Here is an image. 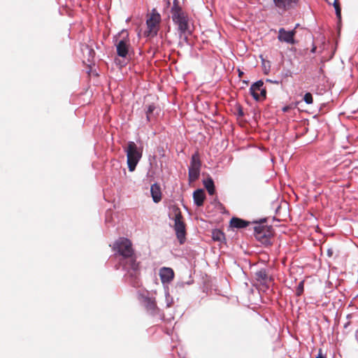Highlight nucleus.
<instances>
[{"label": "nucleus", "mask_w": 358, "mask_h": 358, "mask_svg": "<svg viewBox=\"0 0 358 358\" xmlns=\"http://www.w3.org/2000/svg\"><path fill=\"white\" fill-rule=\"evenodd\" d=\"M171 18L173 22L178 26V31L180 38L184 36V39L187 40V33H190L189 17L179 6L178 0H174L173 6L171 9Z\"/></svg>", "instance_id": "2"}, {"label": "nucleus", "mask_w": 358, "mask_h": 358, "mask_svg": "<svg viewBox=\"0 0 358 358\" xmlns=\"http://www.w3.org/2000/svg\"><path fill=\"white\" fill-rule=\"evenodd\" d=\"M266 83H274V84H277L278 85L280 83V81L279 80H273L271 79H266Z\"/></svg>", "instance_id": "27"}, {"label": "nucleus", "mask_w": 358, "mask_h": 358, "mask_svg": "<svg viewBox=\"0 0 358 358\" xmlns=\"http://www.w3.org/2000/svg\"><path fill=\"white\" fill-rule=\"evenodd\" d=\"M238 115H239V116H243V115H244L243 110L241 108H239V110H238Z\"/></svg>", "instance_id": "30"}, {"label": "nucleus", "mask_w": 358, "mask_h": 358, "mask_svg": "<svg viewBox=\"0 0 358 358\" xmlns=\"http://www.w3.org/2000/svg\"><path fill=\"white\" fill-rule=\"evenodd\" d=\"M182 215L180 211H175L174 220V229L176 231V236L180 244H183L185 241L186 230L185 225L182 220Z\"/></svg>", "instance_id": "7"}, {"label": "nucleus", "mask_w": 358, "mask_h": 358, "mask_svg": "<svg viewBox=\"0 0 358 358\" xmlns=\"http://www.w3.org/2000/svg\"><path fill=\"white\" fill-rule=\"evenodd\" d=\"M303 289H304V281L302 280L297 285V287L296 289V294L297 296H301L303 292Z\"/></svg>", "instance_id": "24"}, {"label": "nucleus", "mask_w": 358, "mask_h": 358, "mask_svg": "<svg viewBox=\"0 0 358 358\" xmlns=\"http://www.w3.org/2000/svg\"><path fill=\"white\" fill-rule=\"evenodd\" d=\"M205 198V192L202 189H198L193 193L194 202L197 206H203Z\"/></svg>", "instance_id": "15"}, {"label": "nucleus", "mask_w": 358, "mask_h": 358, "mask_svg": "<svg viewBox=\"0 0 358 358\" xmlns=\"http://www.w3.org/2000/svg\"><path fill=\"white\" fill-rule=\"evenodd\" d=\"M261 222H266V219H262Z\"/></svg>", "instance_id": "34"}, {"label": "nucleus", "mask_w": 358, "mask_h": 358, "mask_svg": "<svg viewBox=\"0 0 358 358\" xmlns=\"http://www.w3.org/2000/svg\"><path fill=\"white\" fill-rule=\"evenodd\" d=\"M273 2L277 8L285 11L294 8L296 5L298 0H273Z\"/></svg>", "instance_id": "10"}, {"label": "nucleus", "mask_w": 358, "mask_h": 358, "mask_svg": "<svg viewBox=\"0 0 358 358\" xmlns=\"http://www.w3.org/2000/svg\"><path fill=\"white\" fill-rule=\"evenodd\" d=\"M138 299L149 314L152 315L158 314L159 308L157 306L155 298L150 296L148 292L139 293Z\"/></svg>", "instance_id": "4"}, {"label": "nucleus", "mask_w": 358, "mask_h": 358, "mask_svg": "<svg viewBox=\"0 0 358 358\" xmlns=\"http://www.w3.org/2000/svg\"><path fill=\"white\" fill-rule=\"evenodd\" d=\"M296 31L294 30L286 31L284 28L279 29V34L278 38L280 41L285 42L289 44H294V35Z\"/></svg>", "instance_id": "9"}, {"label": "nucleus", "mask_w": 358, "mask_h": 358, "mask_svg": "<svg viewBox=\"0 0 358 358\" xmlns=\"http://www.w3.org/2000/svg\"><path fill=\"white\" fill-rule=\"evenodd\" d=\"M224 238V234L220 231V230H216L215 231L213 232V238L215 240V241H221L222 239H223Z\"/></svg>", "instance_id": "23"}, {"label": "nucleus", "mask_w": 358, "mask_h": 358, "mask_svg": "<svg viewBox=\"0 0 358 358\" xmlns=\"http://www.w3.org/2000/svg\"><path fill=\"white\" fill-rule=\"evenodd\" d=\"M260 93L259 94V98L262 97L263 99H266V88L262 87V90H260Z\"/></svg>", "instance_id": "26"}, {"label": "nucleus", "mask_w": 358, "mask_h": 358, "mask_svg": "<svg viewBox=\"0 0 358 358\" xmlns=\"http://www.w3.org/2000/svg\"><path fill=\"white\" fill-rule=\"evenodd\" d=\"M201 162L198 152H194L190 160V166L188 169V176L189 181L196 180L200 175Z\"/></svg>", "instance_id": "5"}, {"label": "nucleus", "mask_w": 358, "mask_h": 358, "mask_svg": "<svg viewBox=\"0 0 358 358\" xmlns=\"http://www.w3.org/2000/svg\"><path fill=\"white\" fill-rule=\"evenodd\" d=\"M165 299L166 308H170L173 303V299L167 290H165Z\"/></svg>", "instance_id": "22"}, {"label": "nucleus", "mask_w": 358, "mask_h": 358, "mask_svg": "<svg viewBox=\"0 0 358 358\" xmlns=\"http://www.w3.org/2000/svg\"><path fill=\"white\" fill-rule=\"evenodd\" d=\"M150 193L152 200L155 203H158L162 199V192L160 186L157 183L152 185L150 188Z\"/></svg>", "instance_id": "14"}, {"label": "nucleus", "mask_w": 358, "mask_h": 358, "mask_svg": "<svg viewBox=\"0 0 358 358\" xmlns=\"http://www.w3.org/2000/svg\"><path fill=\"white\" fill-rule=\"evenodd\" d=\"M161 20L160 15L156 11L155 9L152 10L151 15L146 20L148 31L146 32L147 36L155 37L157 35L158 25Z\"/></svg>", "instance_id": "6"}, {"label": "nucleus", "mask_w": 358, "mask_h": 358, "mask_svg": "<svg viewBox=\"0 0 358 358\" xmlns=\"http://www.w3.org/2000/svg\"><path fill=\"white\" fill-rule=\"evenodd\" d=\"M327 252L329 256H331L332 255V252L330 249L328 250Z\"/></svg>", "instance_id": "32"}, {"label": "nucleus", "mask_w": 358, "mask_h": 358, "mask_svg": "<svg viewBox=\"0 0 358 358\" xmlns=\"http://www.w3.org/2000/svg\"><path fill=\"white\" fill-rule=\"evenodd\" d=\"M127 154V163L129 171L132 172L141 160L143 155V148H139L134 141H129L127 148H124Z\"/></svg>", "instance_id": "3"}, {"label": "nucleus", "mask_w": 358, "mask_h": 358, "mask_svg": "<svg viewBox=\"0 0 358 358\" xmlns=\"http://www.w3.org/2000/svg\"><path fill=\"white\" fill-rule=\"evenodd\" d=\"M263 85L264 82L262 80H259L254 83L250 88V93L255 101H259V95L258 92L262 90Z\"/></svg>", "instance_id": "13"}, {"label": "nucleus", "mask_w": 358, "mask_h": 358, "mask_svg": "<svg viewBox=\"0 0 358 358\" xmlns=\"http://www.w3.org/2000/svg\"><path fill=\"white\" fill-rule=\"evenodd\" d=\"M81 50H82L84 56H85V55H87V61L89 62H90L93 59V58L95 55L94 50L87 45H82Z\"/></svg>", "instance_id": "18"}, {"label": "nucleus", "mask_w": 358, "mask_h": 358, "mask_svg": "<svg viewBox=\"0 0 358 358\" xmlns=\"http://www.w3.org/2000/svg\"><path fill=\"white\" fill-rule=\"evenodd\" d=\"M316 358H325V355L322 354V350L320 349L319 352Z\"/></svg>", "instance_id": "28"}, {"label": "nucleus", "mask_w": 358, "mask_h": 358, "mask_svg": "<svg viewBox=\"0 0 358 358\" xmlns=\"http://www.w3.org/2000/svg\"><path fill=\"white\" fill-rule=\"evenodd\" d=\"M156 107L155 104H150L146 107L145 113H146V120L148 122L150 121V115L154 112Z\"/></svg>", "instance_id": "20"}, {"label": "nucleus", "mask_w": 358, "mask_h": 358, "mask_svg": "<svg viewBox=\"0 0 358 358\" xmlns=\"http://www.w3.org/2000/svg\"><path fill=\"white\" fill-rule=\"evenodd\" d=\"M113 249L115 255L120 256L119 263L126 271L124 280L133 287L140 285L139 264L132 248L131 242L127 238H120L113 243Z\"/></svg>", "instance_id": "1"}, {"label": "nucleus", "mask_w": 358, "mask_h": 358, "mask_svg": "<svg viewBox=\"0 0 358 358\" xmlns=\"http://www.w3.org/2000/svg\"><path fill=\"white\" fill-rule=\"evenodd\" d=\"M243 72H241V71H239V75H238V76H239V77H241V76L243 75Z\"/></svg>", "instance_id": "33"}, {"label": "nucleus", "mask_w": 358, "mask_h": 358, "mask_svg": "<svg viewBox=\"0 0 358 358\" xmlns=\"http://www.w3.org/2000/svg\"><path fill=\"white\" fill-rule=\"evenodd\" d=\"M315 51H316V47L313 46V48L311 49L310 52L314 53Z\"/></svg>", "instance_id": "31"}, {"label": "nucleus", "mask_w": 358, "mask_h": 358, "mask_svg": "<svg viewBox=\"0 0 358 358\" xmlns=\"http://www.w3.org/2000/svg\"><path fill=\"white\" fill-rule=\"evenodd\" d=\"M117 54L119 57L127 58L129 55L130 43L129 39L122 38L115 44Z\"/></svg>", "instance_id": "8"}, {"label": "nucleus", "mask_w": 358, "mask_h": 358, "mask_svg": "<svg viewBox=\"0 0 358 358\" xmlns=\"http://www.w3.org/2000/svg\"><path fill=\"white\" fill-rule=\"evenodd\" d=\"M203 184L210 195L215 193V187L213 178L208 176L203 180Z\"/></svg>", "instance_id": "16"}, {"label": "nucleus", "mask_w": 358, "mask_h": 358, "mask_svg": "<svg viewBox=\"0 0 358 358\" xmlns=\"http://www.w3.org/2000/svg\"><path fill=\"white\" fill-rule=\"evenodd\" d=\"M255 236L257 239L262 242L268 241L267 232L268 231L262 226H256L254 227Z\"/></svg>", "instance_id": "12"}, {"label": "nucleus", "mask_w": 358, "mask_h": 358, "mask_svg": "<svg viewBox=\"0 0 358 358\" xmlns=\"http://www.w3.org/2000/svg\"><path fill=\"white\" fill-rule=\"evenodd\" d=\"M159 276L162 283H168L173 280L174 272L171 268L163 267L159 270Z\"/></svg>", "instance_id": "11"}, {"label": "nucleus", "mask_w": 358, "mask_h": 358, "mask_svg": "<svg viewBox=\"0 0 358 358\" xmlns=\"http://www.w3.org/2000/svg\"><path fill=\"white\" fill-rule=\"evenodd\" d=\"M289 109H290V107H289V106H284V107L282 108V111H283V112L286 113V112H287Z\"/></svg>", "instance_id": "29"}, {"label": "nucleus", "mask_w": 358, "mask_h": 358, "mask_svg": "<svg viewBox=\"0 0 358 358\" xmlns=\"http://www.w3.org/2000/svg\"><path fill=\"white\" fill-rule=\"evenodd\" d=\"M303 99L307 104H311L313 102V95L310 92L306 93Z\"/></svg>", "instance_id": "25"}, {"label": "nucleus", "mask_w": 358, "mask_h": 358, "mask_svg": "<svg viewBox=\"0 0 358 358\" xmlns=\"http://www.w3.org/2000/svg\"><path fill=\"white\" fill-rule=\"evenodd\" d=\"M255 278L260 282H266L268 279V273L265 268H262L255 273Z\"/></svg>", "instance_id": "19"}, {"label": "nucleus", "mask_w": 358, "mask_h": 358, "mask_svg": "<svg viewBox=\"0 0 358 358\" xmlns=\"http://www.w3.org/2000/svg\"><path fill=\"white\" fill-rule=\"evenodd\" d=\"M333 6L335 9L336 17L338 20H341V8L340 6L339 3L338 2V0H334Z\"/></svg>", "instance_id": "21"}, {"label": "nucleus", "mask_w": 358, "mask_h": 358, "mask_svg": "<svg viewBox=\"0 0 358 358\" xmlns=\"http://www.w3.org/2000/svg\"><path fill=\"white\" fill-rule=\"evenodd\" d=\"M249 224V222L238 217H232L230 221V225L232 227L241 229L245 228Z\"/></svg>", "instance_id": "17"}]
</instances>
